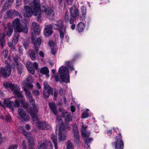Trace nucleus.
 Listing matches in <instances>:
<instances>
[{
	"label": "nucleus",
	"mask_w": 149,
	"mask_h": 149,
	"mask_svg": "<svg viewBox=\"0 0 149 149\" xmlns=\"http://www.w3.org/2000/svg\"><path fill=\"white\" fill-rule=\"evenodd\" d=\"M15 96L18 97H23V95L21 92H20V88L19 86L16 84H13L11 89Z\"/></svg>",
	"instance_id": "obj_10"
},
{
	"label": "nucleus",
	"mask_w": 149,
	"mask_h": 149,
	"mask_svg": "<svg viewBox=\"0 0 149 149\" xmlns=\"http://www.w3.org/2000/svg\"><path fill=\"white\" fill-rule=\"evenodd\" d=\"M8 17L12 18L14 16L19 15V13L17 11L15 10H9L6 12Z\"/></svg>",
	"instance_id": "obj_17"
},
{
	"label": "nucleus",
	"mask_w": 149,
	"mask_h": 149,
	"mask_svg": "<svg viewBox=\"0 0 149 149\" xmlns=\"http://www.w3.org/2000/svg\"><path fill=\"white\" fill-rule=\"evenodd\" d=\"M44 89L43 91L44 97L45 98H47L50 94H52L53 92L52 88L49 86L46 83H43Z\"/></svg>",
	"instance_id": "obj_8"
},
{
	"label": "nucleus",
	"mask_w": 149,
	"mask_h": 149,
	"mask_svg": "<svg viewBox=\"0 0 149 149\" xmlns=\"http://www.w3.org/2000/svg\"><path fill=\"white\" fill-rule=\"evenodd\" d=\"M49 105L54 115H56L57 114V111L55 104L53 103H49Z\"/></svg>",
	"instance_id": "obj_29"
},
{
	"label": "nucleus",
	"mask_w": 149,
	"mask_h": 149,
	"mask_svg": "<svg viewBox=\"0 0 149 149\" xmlns=\"http://www.w3.org/2000/svg\"><path fill=\"white\" fill-rule=\"evenodd\" d=\"M18 116L19 118L22 119L25 121H28L30 119V117L27 114L26 112L24 110L19 108L18 110Z\"/></svg>",
	"instance_id": "obj_9"
},
{
	"label": "nucleus",
	"mask_w": 149,
	"mask_h": 149,
	"mask_svg": "<svg viewBox=\"0 0 149 149\" xmlns=\"http://www.w3.org/2000/svg\"><path fill=\"white\" fill-rule=\"evenodd\" d=\"M71 64V62L70 61H66L65 62V65L68 67L70 66Z\"/></svg>",
	"instance_id": "obj_63"
},
{
	"label": "nucleus",
	"mask_w": 149,
	"mask_h": 149,
	"mask_svg": "<svg viewBox=\"0 0 149 149\" xmlns=\"http://www.w3.org/2000/svg\"><path fill=\"white\" fill-rule=\"evenodd\" d=\"M88 113L84 112L81 115V117L82 118H86L88 117Z\"/></svg>",
	"instance_id": "obj_47"
},
{
	"label": "nucleus",
	"mask_w": 149,
	"mask_h": 149,
	"mask_svg": "<svg viewBox=\"0 0 149 149\" xmlns=\"http://www.w3.org/2000/svg\"><path fill=\"white\" fill-rule=\"evenodd\" d=\"M40 71L41 74H47V75L48 76V77H49V75L48 74L49 72V70L47 67L41 68Z\"/></svg>",
	"instance_id": "obj_30"
},
{
	"label": "nucleus",
	"mask_w": 149,
	"mask_h": 149,
	"mask_svg": "<svg viewBox=\"0 0 149 149\" xmlns=\"http://www.w3.org/2000/svg\"><path fill=\"white\" fill-rule=\"evenodd\" d=\"M33 66L35 69H36V70L38 69V64L37 63H36V62H34L33 64Z\"/></svg>",
	"instance_id": "obj_55"
},
{
	"label": "nucleus",
	"mask_w": 149,
	"mask_h": 149,
	"mask_svg": "<svg viewBox=\"0 0 149 149\" xmlns=\"http://www.w3.org/2000/svg\"><path fill=\"white\" fill-rule=\"evenodd\" d=\"M0 72L5 77L9 76L11 74V68L10 65H8L4 68L1 67L0 69Z\"/></svg>",
	"instance_id": "obj_11"
},
{
	"label": "nucleus",
	"mask_w": 149,
	"mask_h": 149,
	"mask_svg": "<svg viewBox=\"0 0 149 149\" xmlns=\"http://www.w3.org/2000/svg\"><path fill=\"white\" fill-rule=\"evenodd\" d=\"M14 44H13V43L12 42H8V46L10 47H11V48H13V45H14Z\"/></svg>",
	"instance_id": "obj_59"
},
{
	"label": "nucleus",
	"mask_w": 149,
	"mask_h": 149,
	"mask_svg": "<svg viewBox=\"0 0 149 149\" xmlns=\"http://www.w3.org/2000/svg\"><path fill=\"white\" fill-rule=\"evenodd\" d=\"M27 82L26 83H32L33 82V80L32 77V76L30 75H28L26 79Z\"/></svg>",
	"instance_id": "obj_38"
},
{
	"label": "nucleus",
	"mask_w": 149,
	"mask_h": 149,
	"mask_svg": "<svg viewBox=\"0 0 149 149\" xmlns=\"http://www.w3.org/2000/svg\"><path fill=\"white\" fill-rule=\"evenodd\" d=\"M90 135V133L89 132H87V131L85 132V135L84 136L83 135H82V136L84 138H87Z\"/></svg>",
	"instance_id": "obj_51"
},
{
	"label": "nucleus",
	"mask_w": 149,
	"mask_h": 149,
	"mask_svg": "<svg viewBox=\"0 0 149 149\" xmlns=\"http://www.w3.org/2000/svg\"><path fill=\"white\" fill-rule=\"evenodd\" d=\"M27 98L29 100L33 99L32 96L30 94L26 96Z\"/></svg>",
	"instance_id": "obj_60"
},
{
	"label": "nucleus",
	"mask_w": 149,
	"mask_h": 149,
	"mask_svg": "<svg viewBox=\"0 0 149 149\" xmlns=\"http://www.w3.org/2000/svg\"><path fill=\"white\" fill-rule=\"evenodd\" d=\"M12 25L15 31L17 32H23L25 33L28 32V29L26 25L21 24L19 19L18 18H16L13 21Z\"/></svg>",
	"instance_id": "obj_3"
},
{
	"label": "nucleus",
	"mask_w": 149,
	"mask_h": 149,
	"mask_svg": "<svg viewBox=\"0 0 149 149\" xmlns=\"http://www.w3.org/2000/svg\"><path fill=\"white\" fill-rule=\"evenodd\" d=\"M18 146L17 144L11 145L8 149H16Z\"/></svg>",
	"instance_id": "obj_48"
},
{
	"label": "nucleus",
	"mask_w": 149,
	"mask_h": 149,
	"mask_svg": "<svg viewBox=\"0 0 149 149\" xmlns=\"http://www.w3.org/2000/svg\"><path fill=\"white\" fill-rule=\"evenodd\" d=\"M48 44L51 48L53 47L54 46V42L52 40H50Z\"/></svg>",
	"instance_id": "obj_52"
},
{
	"label": "nucleus",
	"mask_w": 149,
	"mask_h": 149,
	"mask_svg": "<svg viewBox=\"0 0 149 149\" xmlns=\"http://www.w3.org/2000/svg\"><path fill=\"white\" fill-rule=\"evenodd\" d=\"M66 149H74V147L71 142L69 140L66 143Z\"/></svg>",
	"instance_id": "obj_35"
},
{
	"label": "nucleus",
	"mask_w": 149,
	"mask_h": 149,
	"mask_svg": "<svg viewBox=\"0 0 149 149\" xmlns=\"http://www.w3.org/2000/svg\"><path fill=\"white\" fill-rule=\"evenodd\" d=\"M14 0H8L6 1L4 5L2 11H4L8 8L13 3Z\"/></svg>",
	"instance_id": "obj_22"
},
{
	"label": "nucleus",
	"mask_w": 149,
	"mask_h": 149,
	"mask_svg": "<svg viewBox=\"0 0 149 149\" xmlns=\"http://www.w3.org/2000/svg\"><path fill=\"white\" fill-rule=\"evenodd\" d=\"M40 3L39 0H33V3L31 4V8L28 6H24L25 11L24 16L26 17H31L33 15L36 16L38 15L37 21H41V11L45 13L49 19H52L54 15L53 10L51 8H46L42 6L40 8Z\"/></svg>",
	"instance_id": "obj_1"
},
{
	"label": "nucleus",
	"mask_w": 149,
	"mask_h": 149,
	"mask_svg": "<svg viewBox=\"0 0 149 149\" xmlns=\"http://www.w3.org/2000/svg\"><path fill=\"white\" fill-rule=\"evenodd\" d=\"M51 52L52 53L53 55L55 54L56 51V48H53V47L51 48Z\"/></svg>",
	"instance_id": "obj_56"
},
{
	"label": "nucleus",
	"mask_w": 149,
	"mask_h": 149,
	"mask_svg": "<svg viewBox=\"0 0 149 149\" xmlns=\"http://www.w3.org/2000/svg\"><path fill=\"white\" fill-rule=\"evenodd\" d=\"M116 142L112 143V146H114L115 149H123V142L121 139V134H119L118 136H116Z\"/></svg>",
	"instance_id": "obj_5"
},
{
	"label": "nucleus",
	"mask_w": 149,
	"mask_h": 149,
	"mask_svg": "<svg viewBox=\"0 0 149 149\" xmlns=\"http://www.w3.org/2000/svg\"><path fill=\"white\" fill-rule=\"evenodd\" d=\"M19 130L20 132L28 138H28L32 137V135L29 132H27L25 131L23 126H20L19 127Z\"/></svg>",
	"instance_id": "obj_20"
},
{
	"label": "nucleus",
	"mask_w": 149,
	"mask_h": 149,
	"mask_svg": "<svg viewBox=\"0 0 149 149\" xmlns=\"http://www.w3.org/2000/svg\"><path fill=\"white\" fill-rule=\"evenodd\" d=\"M28 141L29 149L31 148H33V147L34 144V143L33 137L30 138H28Z\"/></svg>",
	"instance_id": "obj_34"
},
{
	"label": "nucleus",
	"mask_w": 149,
	"mask_h": 149,
	"mask_svg": "<svg viewBox=\"0 0 149 149\" xmlns=\"http://www.w3.org/2000/svg\"><path fill=\"white\" fill-rule=\"evenodd\" d=\"M47 147V142L45 140L41 141V144L38 148V149H46Z\"/></svg>",
	"instance_id": "obj_32"
},
{
	"label": "nucleus",
	"mask_w": 149,
	"mask_h": 149,
	"mask_svg": "<svg viewBox=\"0 0 149 149\" xmlns=\"http://www.w3.org/2000/svg\"><path fill=\"white\" fill-rule=\"evenodd\" d=\"M37 119H35V121L33 120V119L32 118L33 123L36 124L38 128L40 129L48 130L51 127L49 125L46 124L45 123H40V122L38 118V114L36 115Z\"/></svg>",
	"instance_id": "obj_7"
},
{
	"label": "nucleus",
	"mask_w": 149,
	"mask_h": 149,
	"mask_svg": "<svg viewBox=\"0 0 149 149\" xmlns=\"http://www.w3.org/2000/svg\"><path fill=\"white\" fill-rule=\"evenodd\" d=\"M87 127L86 126H84V125H82L81 127V134L82 135H83L84 136L85 135V132L86 131V129Z\"/></svg>",
	"instance_id": "obj_40"
},
{
	"label": "nucleus",
	"mask_w": 149,
	"mask_h": 149,
	"mask_svg": "<svg viewBox=\"0 0 149 149\" xmlns=\"http://www.w3.org/2000/svg\"><path fill=\"white\" fill-rule=\"evenodd\" d=\"M15 66L18 70V72L20 74L23 72L24 69V66L20 63H17L15 65Z\"/></svg>",
	"instance_id": "obj_27"
},
{
	"label": "nucleus",
	"mask_w": 149,
	"mask_h": 149,
	"mask_svg": "<svg viewBox=\"0 0 149 149\" xmlns=\"http://www.w3.org/2000/svg\"><path fill=\"white\" fill-rule=\"evenodd\" d=\"M72 130L74 133V136L76 141H78L79 140V132L77 125L74 123L72 126Z\"/></svg>",
	"instance_id": "obj_14"
},
{
	"label": "nucleus",
	"mask_w": 149,
	"mask_h": 149,
	"mask_svg": "<svg viewBox=\"0 0 149 149\" xmlns=\"http://www.w3.org/2000/svg\"><path fill=\"white\" fill-rule=\"evenodd\" d=\"M22 3L21 0H17L16 1V4L17 6H19Z\"/></svg>",
	"instance_id": "obj_53"
},
{
	"label": "nucleus",
	"mask_w": 149,
	"mask_h": 149,
	"mask_svg": "<svg viewBox=\"0 0 149 149\" xmlns=\"http://www.w3.org/2000/svg\"><path fill=\"white\" fill-rule=\"evenodd\" d=\"M20 105V103L19 101L16 100L14 101V103L13 104V107H19Z\"/></svg>",
	"instance_id": "obj_44"
},
{
	"label": "nucleus",
	"mask_w": 149,
	"mask_h": 149,
	"mask_svg": "<svg viewBox=\"0 0 149 149\" xmlns=\"http://www.w3.org/2000/svg\"><path fill=\"white\" fill-rule=\"evenodd\" d=\"M6 31L7 32V35L8 36H10L13 32L12 26L10 23H8L7 26L6 28Z\"/></svg>",
	"instance_id": "obj_23"
},
{
	"label": "nucleus",
	"mask_w": 149,
	"mask_h": 149,
	"mask_svg": "<svg viewBox=\"0 0 149 149\" xmlns=\"http://www.w3.org/2000/svg\"><path fill=\"white\" fill-rule=\"evenodd\" d=\"M66 134V133L63 132L62 133L61 131H59L58 134V138L60 141H63L65 139Z\"/></svg>",
	"instance_id": "obj_31"
},
{
	"label": "nucleus",
	"mask_w": 149,
	"mask_h": 149,
	"mask_svg": "<svg viewBox=\"0 0 149 149\" xmlns=\"http://www.w3.org/2000/svg\"><path fill=\"white\" fill-rule=\"evenodd\" d=\"M64 19L65 22L67 23H68L69 20V17L68 13H65V15Z\"/></svg>",
	"instance_id": "obj_43"
},
{
	"label": "nucleus",
	"mask_w": 149,
	"mask_h": 149,
	"mask_svg": "<svg viewBox=\"0 0 149 149\" xmlns=\"http://www.w3.org/2000/svg\"><path fill=\"white\" fill-rule=\"evenodd\" d=\"M13 84H12L11 83L8 81L4 83L3 85L6 88L11 90Z\"/></svg>",
	"instance_id": "obj_33"
},
{
	"label": "nucleus",
	"mask_w": 149,
	"mask_h": 149,
	"mask_svg": "<svg viewBox=\"0 0 149 149\" xmlns=\"http://www.w3.org/2000/svg\"><path fill=\"white\" fill-rule=\"evenodd\" d=\"M61 115L64 118V119L66 121L70 122L72 121V117L65 110H62Z\"/></svg>",
	"instance_id": "obj_15"
},
{
	"label": "nucleus",
	"mask_w": 149,
	"mask_h": 149,
	"mask_svg": "<svg viewBox=\"0 0 149 149\" xmlns=\"http://www.w3.org/2000/svg\"><path fill=\"white\" fill-rule=\"evenodd\" d=\"M24 90L25 92V93L26 96L31 94V92L30 91L27 89H26V88H24Z\"/></svg>",
	"instance_id": "obj_49"
},
{
	"label": "nucleus",
	"mask_w": 149,
	"mask_h": 149,
	"mask_svg": "<svg viewBox=\"0 0 149 149\" xmlns=\"http://www.w3.org/2000/svg\"><path fill=\"white\" fill-rule=\"evenodd\" d=\"M23 107L24 108H26L28 107V104L26 102H25L22 104Z\"/></svg>",
	"instance_id": "obj_62"
},
{
	"label": "nucleus",
	"mask_w": 149,
	"mask_h": 149,
	"mask_svg": "<svg viewBox=\"0 0 149 149\" xmlns=\"http://www.w3.org/2000/svg\"><path fill=\"white\" fill-rule=\"evenodd\" d=\"M70 23V24H73L74 22V19L72 17H70L69 19Z\"/></svg>",
	"instance_id": "obj_58"
},
{
	"label": "nucleus",
	"mask_w": 149,
	"mask_h": 149,
	"mask_svg": "<svg viewBox=\"0 0 149 149\" xmlns=\"http://www.w3.org/2000/svg\"><path fill=\"white\" fill-rule=\"evenodd\" d=\"M85 25L83 22H80L77 26V29L79 32H81L83 31Z\"/></svg>",
	"instance_id": "obj_26"
},
{
	"label": "nucleus",
	"mask_w": 149,
	"mask_h": 149,
	"mask_svg": "<svg viewBox=\"0 0 149 149\" xmlns=\"http://www.w3.org/2000/svg\"><path fill=\"white\" fill-rule=\"evenodd\" d=\"M20 98L22 99L20 100V102L22 104L26 102L25 101L24 97L23 96V97H20Z\"/></svg>",
	"instance_id": "obj_57"
},
{
	"label": "nucleus",
	"mask_w": 149,
	"mask_h": 149,
	"mask_svg": "<svg viewBox=\"0 0 149 149\" xmlns=\"http://www.w3.org/2000/svg\"><path fill=\"white\" fill-rule=\"evenodd\" d=\"M53 26L56 29L58 30V31L64 29L63 22L61 20L58 21L56 24H53Z\"/></svg>",
	"instance_id": "obj_18"
},
{
	"label": "nucleus",
	"mask_w": 149,
	"mask_h": 149,
	"mask_svg": "<svg viewBox=\"0 0 149 149\" xmlns=\"http://www.w3.org/2000/svg\"><path fill=\"white\" fill-rule=\"evenodd\" d=\"M23 45H24V47H25V48L26 49L29 46L28 43L26 42H24L23 43Z\"/></svg>",
	"instance_id": "obj_61"
},
{
	"label": "nucleus",
	"mask_w": 149,
	"mask_h": 149,
	"mask_svg": "<svg viewBox=\"0 0 149 149\" xmlns=\"http://www.w3.org/2000/svg\"><path fill=\"white\" fill-rule=\"evenodd\" d=\"M56 123H57L58 124H61L62 125H63V123L62 120L58 116L56 118Z\"/></svg>",
	"instance_id": "obj_39"
},
{
	"label": "nucleus",
	"mask_w": 149,
	"mask_h": 149,
	"mask_svg": "<svg viewBox=\"0 0 149 149\" xmlns=\"http://www.w3.org/2000/svg\"><path fill=\"white\" fill-rule=\"evenodd\" d=\"M50 138L54 144L57 143V137L54 134H52Z\"/></svg>",
	"instance_id": "obj_36"
},
{
	"label": "nucleus",
	"mask_w": 149,
	"mask_h": 149,
	"mask_svg": "<svg viewBox=\"0 0 149 149\" xmlns=\"http://www.w3.org/2000/svg\"><path fill=\"white\" fill-rule=\"evenodd\" d=\"M32 40L33 42L34 45L33 48L35 49V51L32 50L30 51V57L31 59L34 61L36 58V54L38 53L39 50L38 47L40 45L41 43V40L40 38H38L36 40L32 36Z\"/></svg>",
	"instance_id": "obj_2"
},
{
	"label": "nucleus",
	"mask_w": 149,
	"mask_h": 149,
	"mask_svg": "<svg viewBox=\"0 0 149 149\" xmlns=\"http://www.w3.org/2000/svg\"><path fill=\"white\" fill-rule=\"evenodd\" d=\"M61 80L66 83L70 82V77L69 74V71L66 67L62 66L59 68L58 70Z\"/></svg>",
	"instance_id": "obj_4"
},
{
	"label": "nucleus",
	"mask_w": 149,
	"mask_h": 149,
	"mask_svg": "<svg viewBox=\"0 0 149 149\" xmlns=\"http://www.w3.org/2000/svg\"><path fill=\"white\" fill-rule=\"evenodd\" d=\"M93 139L91 138L89 139H86L84 140L85 143L84 144V146L86 148H90V145Z\"/></svg>",
	"instance_id": "obj_28"
},
{
	"label": "nucleus",
	"mask_w": 149,
	"mask_h": 149,
	"mask_svg": "<svg viewBox=\"0 0 149 149\" xmlns=\"http://www.w3.org/2000/svg\"><path fill=\"white\" fill-rule=\"evenodd\" d=\"M3 104L7 107L10 108L12 110H14L13 107V104L14 102L11 101L9 99L5 100L3 101Z\"/></svg>",
	"instance_id": "obj_19"
},
{
	"label": "nucleus",
	"mask_w": 149,
	"mask_h": 149,
	"mask_svg": "<svg viewBox=\"0 0 149 149\" xmlns=\"http://www.w3.org/2000/svg\"><path fill=\"white\" fill-rule=\"evenodd\" d=\"M8 54V51L7 49H4L3 51V53L2 54L3 55V57L6 58Z\"/></svg>",
	"instance_id": "obj_46"
},
{
	"label": "nucleus",
	"mask_w": 149,
	"mask_h": 149,
	"mask_svg": "<svg viewBox=\"0 0 149 149\" xmlns=\"http://www.w3.org/2000/svg\"><path fill=\"white\" fill-rule=\"evenodd\" d=\"M81 15L80 16V18L81 19L83 20L84 19L86 18V7L85 6H82L81 7Z\"/></svg>",
	"instance_id": "obj_21"
},
{
	"label": "nucleus",
	"mask_w": 149,
	"mask_h": 149,
	"mask_svg": "<svg viewBox=\"0 0 149 149\" xmlns=\"http://www.w3.org/2000/svg\"><path fill=\"white\" fill-rule=\"evenodd\" d=\"M11 118V117L9 116H6V119L8 122H10V121Z\"/></svg>",
	"instance_id": "obj_64"
},
{
	"label": "nucleus",
	"mask_w": 149,
	"mask_h": 149,
	"mask_svg": "<svg viewBox=\"0 0 149 149\" xmlns=\"http://www.w3.org/2000/svg\"><path fill=\"white\" fill-rule=\"evenodd\" d=\"M60 33V38L62 39V40L63 39L64 34L65 33L66 31L65 28L61 29V30L59 31Z\"/></svg>",
	"instance_id": "obj_37"
},
{
	"label": "nucleus",
	"mask_w": 149,
	"mask_h": 149,
	"mask_svg": "<svg viewBox=\"0 0 149 149\" xmlns=\"http://www.w3.org/2000/svg\"><path fill=\"white\" fill-rule=\"evenodd\" d=\"M18 37L17 36L15 35L14 36L13 38V39L12 42L13 43V44L15 45L18 41Z\"/></svg>",
	"instance_id": "obj_41"
},
{
	"label": "nucleus",
	"mask_w": 149,
	"mask_h": 149,
	"mask_svg": "<svg viewBox=\"0 0 149 149\" xmlns=\"http://www.w3.org/2000/svg\"><path fill=\"white\" fill-rule=\"evenodd\" d=\"M32 28L33 29L34 33L36 35H39L40 32V29L39 26L36 22H32Z\"/></svg>",
	"instance_id": "obj_16"
},
{
	"label": "nucleus",
	"mask_w": 149,
	"mask_h": 149,
	"mask_svg": "<svg viewBox=\"0 0 149 149\" xmlns=\"http://www.w3.org/2000/svg\"><path fill=\"white\" fill-rule=\"evenodd\" d=\"M22 146L23 149H27V147L26 145V141H23Z\"/></svg>",
	"instance_id": "obj_50"
},
{
	"label": "nucleus",
	"mask_w": 149,
	"mask_h": 149,
	"mask_svg": "<svg viewBox=\"0 0 149 149\" xmlns=\"http://www.w3.org/2000/svg\"><path fill=\"white\" fill-rule=\"evenodd\" d=\"M70 12L71 16L75 18L79 15V11L77 8L74 5L73 6L70 8Z\"/></svg>",
	"instance_id": "obj_13"
},
{
	"label": "nucleus",
	"mask_w": 149,
	"mask_h": 149,
	"mask_svg": "<svg viewBox=\"0 0 149 149\" xmlns=\"http://www.w3.org/2000/svg\"><path fill=\"white\" fill-rule=\"evenodd\" d=\"M29 102L33 107L31 114V118L33 119V120L35 121V119L37 120L36 115L38 113L37 106L36 105L35 100L33 99L29 100Z\"/></svg>",
	"instance_id": "obj_6"
},
{
	"label": "nucleus",
	"mask_w": 149,
	"mask_h": 149,
	"mask_svg": "<svg viewBox=\"0 0 149 149\" xmlns=\"http://www.w3.org/2000/svg\"><path fill=\"white\" fill-rule=\"evenodd\" d=\"M52 26L53 25L50 24L45 26L44 29V33L46 36H49L52 33Z\"/></svg>",
	"instance_id": "obj_12"
},
{
	"label": "nucleus",
	"mask_w": 149,
	"mask_h": 149,
	"mask_svg": "<svg viewBox=\"0 0 149 149\" xmlns=\"http://www.w3.org/2000/svg\"><path fill=\"white\" fill-rule=\"evenodd\" d=\"M6 35L5 33H1V30L0 29V45L2 47L5 43V38Z\"/></svg>",
	"instance_id": "obj_25"
},
{
	"label": "nucleus",
	"mask_w": 149,
	"mask_h": 149,
	"mask_svg": "<svg viewBox=\"0 0 149 149\" xmlns=\"http://www.w3.org/2000/svg\"><path fill=\"white\" fill-rule=\"evenodd\" d=\"M30 83H24V85L27 87L28 88L31 89L33 88V84H30Z\"/></svg>",
	"instance_id": "obj_45"
},
{
	"label": "nucleus",
	"mask_w": 149,
	"mask_h": 149,
	"mask_svg": "<svg viewBox=\"0 0 149 149\" xmlns=\"http://www.w3.org/2000/svg\"><path fill=\"white\" fill-rule=\"evenodd\" d=\"M3 141V137L1 133L0 132V146L2 144Z\"/></svg>",
	"instance_id": "obj_54"
},
{
	"label": "nucleus",
	"mask_w": 149,
	"mask_h": 149,
	"mask_svg": "<svg viewBox=\"0 0 149 149\" xmlns=\"http://www.w3.org/2000/svg\"><path fill=\"white\" fill-rule=\"evenodd\" d=\"M32 93L33 95L36 97L38 96L40 94L39 91L37 90H35L33 91Z\"/></svg>",
	"instance_id": "obj_42"
},
{
	"label": "nucleus",
	"mask_w": 149,
	"mask_h": 149,
	"mask_svg": "<svg viewBox=\"0 0 149 149\" xmlns=\"http://www.w3.org/2000/svg\"><path fill=\"white\" fill-rule=\"evenodd\" d=\"M32 64L31 62H28L26 63V67L29 72L32 74L35 73V71L32 67Z\"/></svg>",
	"instance_id": "obj_24"
}]
</instances>
